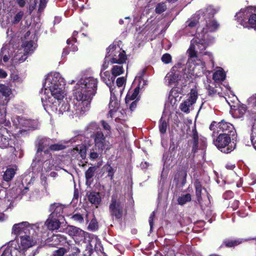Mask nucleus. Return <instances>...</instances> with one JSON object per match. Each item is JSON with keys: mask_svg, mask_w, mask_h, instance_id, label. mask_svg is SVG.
I'll use <instances>...</instances> for the list:
<instances>
[{"mask_svg": "<svg viewBox=\"0 0 256 256\" xmlns=\"http://www.w3.org/2000/svg\"><path fill=\"white\" fill-rule=\"evenodd\" d=\"M0 92L4 96H8L12 94L11 89L4 84H0Z\"/></svg>", "mask_w": 256, "mask_h": 256, "instance_id": "41", "label": "nucleus"}, {"mask_svg": "<svg viewBox=\"0 0 256 256\" xmlns=\"http://www.w3.org/2000/svg\"><path fill=\"white\" fill-rule=\"evenodd\" d=\"M6 114V106L4 104H0V122L5 121Z\"/></svg>", "mask_w": 256, "mask_h": 256, "instance_id": "44", "label": "nucleus"}, {"mask_svg": "<svg viewBox=\"0 0 256 256\" xmlns=\"http://www.w3.org/2000/svg\"><path fill=\"white\" fill-rule=\"evenodd\" d=\"M14 145V140L12 139L7 129L4 127L0 128V148L13 147Z\"/></svg>", "mask_w": 256, "mask_h": 256, "instance_id": "16", "label": "nucleus"}, {"mask_svg": "<svg viewBox=\"0 0 256 256\" xmlns=\"http://www.w3.org/2000/svg\"><path fill=\"white\" fill-rule=\"evenodd\" d=\"M199 40L196 38L194 40L188 50L190 57L186 66H184L181 62L174 66L170 71L165 76V80L168 84L176 83L180 85L184 84L195 74H200L205 70V64L198 59V53L202 52L204 48V45L198 44Z\"/></svg>", "mask_w": 256, "mask_h": 256, "instance_id": "2", "label": "nucleus"}, {"mask_svg": "<svg viewBox=\"0 0 256 256\" xmlns=\"http://www.w3.org/2000/svg\"><path fill=\"white\" fill-rule=\"evenodd\" d=\"M22 195L24 197V198L26 200H34L33 195L34 192H30V189L28 187H25L21 192Z\"/></svg>", "mask_w": 256, "mask_h": 256, "instance_id": "36", "label": "nucleus"}, {"mask_svg": "<svg viewBox=\"0 0 256 256\" xmlns=\"http://www.w3.org/2000/svg\"><path fill=\"white\" fill-rule=\"evenodd\" d=\"M106 58L111 63L118 64H124L127 58L125 52L114 44H110L108 48Z\"/></svg>", "mask_w": 256, "mask_h": 256, "instance_id": "10", "label": "nucleus"}, {"mask_svg": "<svg viewBox=\"0 0 256 256\" xmlns=\"http://www.w3.org/2000/svg\"><path fill=\"white\" fill-rule=\"evenodd\" d=\"M16 120H17L18 124L16 123V121H15V123L16 124L18 125V126L20 128L21 126H22V127H24V128H28V124L30 122H33L34 124L36 123V120H26L23 118H20V117H18L16 118Z\"/></svg>", "mask_w": 256, "mask_h": 256, "instance_id": "30", "label": "nucleus"}, {"mask_svg": "<svg viewBox=\"0 0 256 256\" xmlns=\"http://www.w3.org/2000/svg\"><path fill=\"white\" fill-rule=\"evenodd\" d=\"M215 127L218 129V134L220 132L226 133L232 135V140L235 138L236 132L234 126L230 123L224 120L218 124L216 122H213L210 125V130L214 131L215 130Z\"/></svg>", "mask_w": 256, "mask_h": 256, "instance_id": "12", "label": "nucleus"}, {"mask_svg": "<svg viewBox=\"0 0 256 256\" xmlns=\"http://www.w3.org/2000/svg\"><path fill=\"white\" fill-rule=\"evenodd\" d=\"M238 22L244 28H256V8L252 6L241 9L236 14Z\"/></svg>", "mask_w": 256, "mask_h": 256, "instance_id": "6", "label": "nucleus"}, {"mask_svg": "<svg viewBox=\"0 0 256 256\" xmlns=\"http://www.w3.org/2000/svg\"><path fill=\"white\" fill-rule=\"evenodd\" d=\"M64 146L62 144H53L52 140L48 138H44L40 140L38 150L36 155V160L40 162V156L45 155L48 158H51L50 151H56L63 150Z\"/></svg>", "mask_w": 256, "mask_h": 256, "instance_id": "7", "label": "nucleus"}, {"mask_svg": "<svg viewBox=\"0 0 256 256\" xmlns=\"http://www.w3.org/2000/svg\"><path fill=\"white\" fill-rule=\"evenodd\" d=\"M182 90L181 88L176 86L172 88L170 92L168 98L172 104H175L176 102L180 100L182 98Z\"/></svg>", "mask_w": 256, "mask_h": 256, "instance_id": "22", "label": "nucleus"}, {"mask_svg": "<svg viewBox=\"0 0 256 256\" xmlns=\"http://www.w3.org/2000/svg\"><path fill=\"white\" fill-rule=\"evenodd\" d=\"M103 169L108 173L107 176L110 177V180H112L115 172L114 168L110 164H107L104 166Z\"/></svg>", "mask_w": 256, "mask_h": 256, "instance_id": "38", "label": "nucleus"}, {"mask_svg": "<svg viewBox=\"0 0 256 256\" xmlns=\"http://www.w3.org/2000/svg\"><path fill=\"white\" fill-rule=\"evenodd\" d=\"M46 229L42 222H38L34 224H30L27 222L14 224L12 228V234L20 236L26 234H34L36 230Z\"/></svg>", "mask_w": 256, "mask_h": 256, "instance_id": "8", "label": "nucleus"}, {"mask_svg": "<svg viewBox=\"0 0 256 256\" xmlns=\"http://www.w3.org/2000/svg\"><path fill=\"white\" fill-rule=\"evenodd\" d=\"M198 98V94L196 90H192L188 98L182 102L180 109L184 112H189L192 109V106L196 102Z\"/></svg>", "mask_w": 256, "mask_h": 256, "instance_id": "14", "label": "nucleus"}, {"mask_svg": "<svg viewBox=\"0 0 256 256\" xmlns=\"http://www.w3.org/2000/svg\"><path fill=\"white\" fill-rule=\"evenodd\" d=\"M48 0H40L39 4V10H43L46 6V4Z\"/></svg>", "mask_w": 256, "mask_h": 256, "instance_id": "60", "label": "nucleus"}, {"mask_svg": "<svg viewBox=\"0 0 256 256\" xmlns=\"http://www.w3.org/2000/svg\"><path fill=\"white\" fill-rule=\"evenodd\" d=\"M154 215H155V212H153L151 214L149 218L148 222H149V224H150V230H152V228L153 226V220H154Z\"/></svg>", "mask_w": 256, "mask_h": 256, "instance_id": "61", "label": "nucleus"}, {"mask_svg": "<svg viewBox=\"0 0 256 256\" xmlns=\"http://www.w3.org/2000/svg\"><path fill=\"white\" fill-rule=\"evenodd\" d=\"M96 168L95 167H90L86 171L85 175L86 178L88 180L91 179L94 176Z\"/></svg>", "mask_w": 256, "mask_h": 256, "instance_id": "46", "label": "nucleus"}, {"mask_svg": "<svg viewBox=\"0 0 256 256\" xmlns=\"http://www.w3.org/2000/svg\"><path fill=\"white\" fill-rule=\"evenodd\" d=\"M242 242V240L240 238L236 240H226L224 241V244L228 247L235 246Z\"/></svg>", "mask_w": 256, "mask_h": 256, "instance_id": "37", "label": "nucleus"}, {"mask_svg": "<svg viewBox=\"0 0 256 256\" xmlns=\"http://www.w3.org/2000/svg\"><path fill=\"white\" fill-rule=\"evenodd\" d=\"M247 108L244 104H240L234 110V114L237 118H242L246 112Z\"/></svg>", "mask_w": 256, "mask_h": 256, "instance_id": "32", "label": "nucleus"}, {"mask_svg": "<svg viewBox=\"0 0 256 256\" xmlns=\"http://www.w3.org/2000/svg\"><path fill=\"white\" fill-rule=\"evenodd\" d=\"M38 128V122L36 121V123L34 124L33 122H30L28 124V130H34Z\"/></svg>", "mask_w": 256, "mask_h": 256, "instance_id": "64", "label": "nucleus"}, {"mask_svg": "<svg viewBox=\"0 0 256 256\" xmlns=\"http://www.w3.org/2000/svg\"><path fill=\"white\" fill-rule=\"evenodd\" d=\"M166 9V6L164 3L158 4L156 8L155 11L157 14H161Z\"/></svg>", "mask_w": 256, "mask_h": 256, "instance_id": "49", "label": "nucleus"}, {"mask_svg": "<svg viewBox=\"0 0 256 256\" xmlns=\"http://www.w3.org/2000/svg\"><path fill=\"white\" fill-rule=\"evenodd\" d=\"M36 46V44L32 41L25 42L22 43L20 49H22V52L27 55L33 52Z\"/></svg>", "mask_w": 256, "mask_h": 256, "instance_id": "25", "label": "nucleus"}, {"mask_svg": "<svg viewBox=\"0 0 256 256\" xmlns=\"http://www.w3.org/2000/svg\"><path fill=\"white\" fill-rule=\"evenodd\" d=\"M125 200L124 198L118 194H114L109 206V210L111 215L116 218H122L124 212Z\"/></svg>", "mask_w": 256, "mask_h": 256, "instance_id": "9", "label": "nucleus"}, {"mask_svg": "<svg viewBox=\"0 0 256 256\" xmlns=\"http://www.w3.org/2000/svg\"><path fill=\"white\" fill-rule=\"evenodd\" d=\"M126 82V79L124 77L118 78L116 81V85L118 88L122 87Z\"/></svg>", "mask_w": 256, "mask_h": 256, "instance_id": "57", "label": "nucleus"}, {"mask_svg": "<svg viewBox=\"0 0 256 256\" xmlns=\"http://www.w3.org/2000/svg\"><path fill=\"white\" fill-rule=\"evenodd\" d=\"M168 126V122L163 118H162L160 120V124L159 125L160 131L161 134H164L166 133L167 130Z\"/></svg>", "mask_w": 256, "mask_h": 256, "instance_id": "43", "label": "nucleus"}, {"mask_svg": "<svg viewBox=\"0 0 256 256\" xmlns=\"http://www.w3.org/2000/svg\"><path fill=\"white\" fill-rule=\"evenodd\" d=\"M88 200L90 203L96 206L99 204L101 202V198L99 192H91L88 196Z\"/></svg>", "mask_w": 256, "mask_h": 256, "instance_id": "27", "label": "nucleus"}, {"mask_svg": "<svg viewBox=\"0 0 256 256\" xmlns=\"http://www.w3.org/2000/svg\"><path fill=\"white\" fill-rule=\"evenodd\" d=\"M109 62H110V61L106 59V58H105V60H104V64L102 65L101 72L105 70L106 68H108Z\"/></svg>", "mask_w": 256, "mask_h": 256, "instance_id": "63", "label": "nucleus"}, {"mask_svg": "<svg viewBox=\"0 0 256 256\" xmlns=\"http://www.w3.org/2000/svg\"><path fill=\"white\" fill-rule=\"evenodd\" d=\"M100 74L102 80L109 88H110V87L113 88L112 84H114L115 77L112 76L108 71H106L104 72H101Z\"/></svg>", "mask_w": 256, "mask_h": 256, "instance_id": "26", "label": "nucleus"}, {"mask_svg": "<svg viewBox=\"0 0 256 256\" xmlns=\"http://www.w3.org/2000/svg\"><path fill=\"white\" fill-rule=\"evenodd\" d=\"M74 153L78 154L82 159L86 158V148L83 146H78L74 149Z\"/></svg>", "mask_w": 256, "mask_h": 256, "instance_id": "35", "label": "nucleus"}, {"mask_svg": "<svg viewBox=\"0 0 256 256\" xmlns=\"http://www.w3.org/2000/svg\"><path fill=\"white\" fill-rule=\"evenodd\" d=\"M98 80L92 76H82L79 78L73 90V106L70 108L67 102L63 101L56 104V106L47 102L43 106L45 110L50 108L54 111H58L60 114L71 111L76 116H80L88 110L90 102L97 90Z\"/></svg>", "mask_w": 256, "mask_h": 256, "instance_id": "1", "label": "nucleus"}, {"mask_svg": "<svg viewBox=\"0 0 256 256\" xmlns=\"http://www.w3.org/2000/svg\"><path fill=\"white\" fill-rule=\"evenodd\" d=\"M66 252V250L63 248H60L56 250H55L52 256H63Z\"/></svg>", "mask_w": 256, "mask_h": 256, "instance_id": "54", "label": "nucleus"}, {"mask_svg": "<svg viewBox=\"0 0 256 256\" xmlns=\"http://www.w3.org/2000/svg\"><path fill=\"white\" fill-rule=\"evenodd\" d=\"M72 42H74L72 40L70 39H68L67 40V44H68L69 48L70 50L73 52L76 51L78 50L77 46L72 44Z\"/></svg>", "mask_w": 256, "mask_h": 256, "instance_id": "55", "label": "nucleus"}, {"mask_svg": "<svg viewBox=\"0 0 256 256\" xmlns=\"http://www.w3.org/2000/svg\"><path fill=\"white\" fill-rule=\"evenodd\" d=\"M191 195L189 194L182 195L178 198V202L180 205H183L187 202L191 200Z\"/></svg>", "mask_w": 256, "mask_h": 256, "instance_id": "40", "label": "nucleus"}, {"mask_svg": "<svg viewBox=\"0 0 256 256\" xmlns=\"http://www.w3.org/2000/svg\"><path fill=\"white\" fill-rule=\"evenodd\" d=\"M66 232L72 236L74 240L79 242L85 238L86 232L74 226H68L66 229Z\"/></svg>", "mask_w": 256, "mask_h": 256, "instance_id": "19", "label": "nucleus"}, {"mask_svg": "<svg viewBox=\"0 0 256 256\" xmlns=\"http://www.w3.org/2000/svg\"><path fill=\"white\" fill-rule=\"evenodd\" d=\"M12 80L16 83L18 84H20L23 82V78L22 77H20L18 74H12L11 76Z\"/></svg>", "mask_w": 256, "mask_h": 256, "instance_id": "52", "label": "nucleus"}, {"mask_svg": "<svg viewBox=\"0 0 256 256\" xmlns=\"http://www.w3.org/2000/svg\"><path fill=\"white\" fill-rule=\"evenodd\" d=\"M124 72L123 67L120 65L114 66L112 70V74L114 77L122 74Z\"/></svg>", "mask_w": 256, "mask_h": 256, "instance_id": "39", "label": "nucleus"}, {"mask_svg": "<svg viewBox=\"0 0 256 256\" xmlns=\"http://www.w3.org/2000/svg\"><path fill=\"white\" fill-rule=\"evenodd\" d=\"M13 48H11L10 44L4 45L2 48L0 53V57L3 59V61L5 62H7L10 57H12V52Z\"/></svg>", "mask_w": 256, "mask_h": 256, "instance_id": "23", "label": "nucleus"}, {"mask_svg": "<svg viewBox=\"0 0 256 256\" xmlns=\"http://www.w3.org/2000/svg\"><path fill=\"white\" fill-rule=\"evenodd\" d=\"M116 88L110 87V98L109 103V111L108 116L112 118L120 108V102L116 96Z\"/></svg>", "mask_w": 256, "mask_h": 256, "instance_id": "18", "label": "nucleus"}, {"mask_svg": "<svg viewBox=\"0 0 256 256\" xmlns=\"http://www.w3.org/2000/svg\"><path fill=\"white\" fill-rule=\"evenodd\" d=\"M52 238V240L56 242V244H58V242L64 243L66 242L65 238L60 234L54 235Z\"/></svg>", "mask_w": 256, "mask_h": 256, "instance_id": "50", "label": "nucleus"}, {"mask_svg": "<svg viewBox=\"0 0 256 256\" xmlns=\"http://www.w3.org/2000/svg\"><path fill=\"white\" fill-rule=\"evenodd\" d=\"M72 218L80 223L84 222V218L80 214H76L72 216Z\"/></svg>", "mask_w": 256, "mask_h": 256, "instance_id": "56", "label": "nucleus"}, {"mask_svg": "<svg viewBox=\"0 0 256 256\" xmlns=\"http://www.w3.org/2000/svg\"><path fill=\"white\" fill-rule=\"evenodd\" d=\"M24 12L22 10L18 12L12 19L11 22L12 24H18L22 19L24 16Z\"/></svg>", "mask_w": 256, "mask_h": 256, "instance_id": "42", "label": "nucleus"}, {"mask_svg": "<svg viewBox=\"0 0 256 256\" xmlns=\"http://www.w3.org/2000/svg\"><path fill=\"white\" fill-rule=\"evenodd\" d=\"M101 123H102V125L103 127V128L104 130L108 131V133L110 132V126L104 120L102 121Z\"/></svg>", "mask_w": 256, "mask_h": 256, "instance_id": "59", "label": "nucleus"}, {"mask_svg": "<svg viewBox=\"0 0 256 256\" xmlns=\"http://www.w3.org/2000/svg\"><path fill=\"white\" fill-rule=\"evenodd\" d=\"M225 78L226 74L221 68H219L213 74V79L217 82L223 81Z\"/></svg>", "mask_w": 256, "mask_h": 256, "instance_id": "28", "label": "nucleus"}, {"mask_svg": "<svg viewBox=\"0 0 256 256\" xmlns=\"http://www.w3.org/2000/svg\"><path fill=\"white\" fill-rule=\"evenodd\" d=\"M194 185H195L196 191V196L198 198V200H200V199L201 198V194H202V185H201L200 182H198V180H196L195 182Z\"/></svg>", "mask_w": 256, "mask_h": 256, "instance_id": "45", "label": "nucleus"}, {"mask_svg": "<svg viewBox=\"0 0 256 256\" xmlns=\"http://www.w3.org/2000/svg\"><path fill=\"white\" fill-rule=\"evenodd\" d=\"M26 58V54L22 52V49H18L15 52L14 55L12 56V64L18 62H22Z\"/></svg>", "mask_w": 256, "mask_h": 256, "instance_id": "24", "label": "nucleus"}, {"mask_svg": "<svg viewBox=\"0 0 256 256\" xmlns=\"http://www.w3.org/2000/svg\"><path fill=\"white\" fill-rule=\"evenodd\" d=\"M44 229L36 230L34 234H26L18 236L16 239L10 242L6 247H2L1 256H22L26 251L36 243L42 236Z\"/></svg>", "mask_w": 256, "mask_h": 256, "instance_id": "4", "label": "nucleus"}, {"mask_svg": "<svg viewBox=\"0 0 256 256\" xmlns=\"http://www.w3.org/2000/svg\"><path fill=\"white\" fill-rule=\"evenodd\" d=\"M218 24H217L216 22L214 20H210L208 22H206V28H204L201 33H198L196 36L191 40V42H192L194 40L198 38L199 40L198 44H202L204 45V48L202 50V52L198 53V56H199V55L208 56L212 64L214 62L213 56L212 54L208 52H204L206 50V46L212 44L214 41V38L208 34V32H214L218 29ZM191 44L192 42H190V44Z\"/></svg>", "mask_w": 256, "mask_h": 256, "instance_id": "5", "label": "nucleus"}, {"mask_svg": "<svg viewBox=\"0 0 256 256\" xmlns=\"http://www.w3.org/2000/svg\"><path fill=\"white\" fill-rule=\"evenodd\" d=\"M230 135L226 133H220L216 140H214V145L222 152L224 153H229L232 151V147L228 146L229 144L231 141Z\"/></svg>", "mask_w": 256, "mask_h": 256, "instance_id": "13", "label": "nucleus"}, {"mask_svg": "<svg viewBox=\"0 0 256 256\" xmlns=\"http://www.w3.org/2000/svg\"><path fill=\"white\" fill-rule=\"evenodd\" d=\"M64 208V206L60 204L55 203L51 204L50 208V211L51 214L50 216L62 220L64 218L62 216Z\"/></svg>", "mask_w": 256, "mask_h": 256, "instance_id": "21", "label": "nucleus"}, {"mask_svg": "<svg viewBox=\"0 0 256 256\" xmlns=\"http://www.w3.org/2000/svg\"><path fill=\"white\" fill-rule=\"evenodd\" d=\"M91 138L94 140L96 150L99 152H102L104 150L110 148V142L102 132H94L91 135Z\"/></svg>", "mask_w": 256, "mask_h": 256, "instance_id": "11", "label": "nucleus"}, {"mask_svg": "<svg viewBox=\"0 0 256 256\" xmlns=\"http://www.w3.org/2000/svg\"><path fill=\"white\" fill-rule=\"evenodd\" d=\"M40 158V162L36 160V158L33 160L32 166V167L42 166V170H44L46 171H49L52 170L54 167V160L51 158H48L45 155H42L39 157Z\"/></svg>", "mask_w": 256, "mask_h": 256, "instance_id": "15", "label": "nucleus"}, {"mask_svg": "<svg viewBox=\"0 0 256 256\" xmlns=\"http://www.w3.org/2000/svg\"><path fill=\"white\" fill-rule=\"evenodd\" d=\"M60 220H62V219H60V218L50 216L44 224L42 222L46 228L42 232V234L45 232L47 229L52 230H58L60 226Z\"/></svg>", "mask_w": 256, "mask_h": 256, "instance_id": "20", "label": "nucleus"}, {"mask_svg": "<svg viewBox=\"0 0 256 256\" xmlns=\"http://www.w3.org/2000/svg\"><path fill=\"white\" fill-rule=\"evenodd\" d=\"M250 140L254 148L256 150V127L253 126L252 129Z\"/></svg>", "mask_w": 256, "mask_h": 256, "instance_id": "47", "label": "nucleus"}, {"mask_svg": "<svg viewBox=\"0 0 256 256\" xmlns=\"http://www.w3.org/2000/svg\"><path fill=\"white\" fill-rule=\"evenodd\" d=\"M203 12L202 11H198L192 18L188 21V26L190 28H192L196 26L198 20L202 19L200 14H202Z\"/></svg>", "mask_w": 256, "mask_h": 256, "instance_id": "33", "label": "nucleus"}, {"mask_svg": "<svg viewBox=\"0 0 256 256\" xmlns=\"http://www.w3.org/2000/svg\"><path fill=\"white\" fill-rule=\"evenodd\" d=\"M102 152H99L98 151L96 150V148H92L90 150V152L89 157L91 160H96Z\"/></svg>", "mask_w": 256, "mask_h": 256, "instance_id": "48", "label": "nucleus"}, {"mask_svg": "<svg viewBox=\"0 0 256 256\" xmlns=\"http://www.w3.org/2000/svg\"><path fill=\"white\" fill-rule=\"evenodd\" d=\"M16 171V169L14 168H7L3 176L4 180L6 182L11 180L15 175Z\"/></svg>", "mask_w": 256, "mask_h": 256, "instance_id": "29", "label": "nucleus"}, {"mask_svg": "<svg viewBox=\"0 0 256 256\" xmlns=\"http://www.w3.org/2000/svg\"><path fill=\"white\" fill-rule=\"evenodd\" d=\"M140 92V88L139 86H137L135 88L134 92L132 93L131 92H128L127 94L126 98V103H128L130 101L132 100H134L137 98L138 94Z\"/></svg>", "mask_w": 256, "mask_h": 256, "instance_id": "34", "label": "nucleus"}, {"mask_svg": "<svg viewBox=\"0 0 256 256\" xmlns=\"http://www.w3.org/2000/svg\"><path fill=\"white\" fill-rule=\"evenodd\" d=\"M192 148L194 152H197L198 150H204L206 146V139L202 136H199L195 128L192 130Z\"/></svg>", "mask_w": 256, "mask_h": 256, "instance_id": "17", "label": "nucleus"}, {"mask_svg": "<svg viewBox=\"0 0 256 256\" xmlns=\"http://www.w3.org/2000/svg\"><path fill=\"white\" fill-rule=\"evenodd\" d=\"M218 10V9L214 8L212 6H208L205 12L202 10L201 11L203 12V14H200V16L202 18V20L205 19L208 16H213Z\"/></svg>", "mask_w": 256, "mask_h": 256, "instance_id": "31", "label": "nucleus"}, {"mask_svg": "<svg viewBox=\"0 0 256 256\" xmlns=\"http://www.w3.org/2000/svg\"><path fill=\"white\" fill-rule=\"evenodd\" d=\"M172 56L166 53L162 55L161 60L164 64H168L172 62Z\"/></svg>", "mask_w": 256, "mask_h": 256, "instance_id": "51", "label": "nucleus"}, {"mask_svg": "<svg viewBox=\"0 0 256 256\" xmlns=\"http://www.w3.org/2000/svg\"><path fill=\"white\" fill-rule=\"evenodd\" d=\"M98 126L96 122H92L87 126V130L92 132L93 130H98Z\"/></svg>", "mask_w": 256, "mask_h": 256, "instance_id": "53", "label": "nucleus"}, {"mask_svg": "<svg viewBox=\"0 0 256 256\" xmlns=\"http://www.w3.org/2000/svg\"><path fill=\"white\" fill-rule=\"evenodd\" d=\"M248 106H249L248 108H250V106H254V109L252 110L251 117L252 118L256 120V105L250 104L249 103L248 100Z\"/></svg>", "mask_w": 256, "mask_h": 256, "instance_id": "58", "label": "nucleus"}, {"mask_svg": "<svg viewBox=\"0 0 256 256\" xmlns=\"http://www.w3.org/2000/svg\"><path fill=\"white\" fill-rule=\"evenodd\" d=\"M64 78L57 72L48 74L41 92V100L43 106L47 102L56 106V104L64 99L66 95Z\"/></svg>", "mask_w": 256, "mask_h": 256, "instance_id": "3", "label": "nucleus"}, {"mask_svg": "<svg viewBox=\"0 0 256 256\" xmlns=\"http://www.w3.org/2000/svg\"><path fill=\"white\" fill-rule=\"evenodd\" d=\"M248 102L250 104H255L256 106V94L248 98Z\"/></svg>", "mask_w": 256, "mask_h": 256, "instance_id": "62", "label": "nucleus"}]
</instances>
